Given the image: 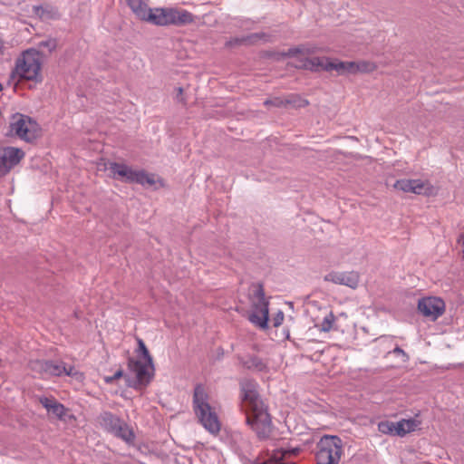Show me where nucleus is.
<instances>
[{
	"label": "nucleus",
	"mask_w": 464,
	"mask_h": 464,
	"mask_svg": "<svg viewBox=\"0 0 464 464\" xmlns=\"http://www.w3.org/2000/svg\"><path fill=\"white\" fill-rule=\"evenodd\" d=\"M242 409L246 423L259 439H267L272 432V420L267 408L257 392V383L251 380L241 382Z\"/></svg>",
	"instance_id": "obj_1"
},
{
	"label": "nucleus",
	"mask_w": 464,
	"mask_h": 464,
	"mask_svg": "<svg viewBox=\"0 0 464 464\" xmlns=\"http://www.w3.org/2000/svg\"><path fill=\"white\" fill-rule=\"evenodd\" d=\"M42 65L41 53L34 48L27 49L16 58L12 76L18 82L40 83L43 82Z\"/></svg>",
	"instance_id": "obj_2"
},
{
	"label": "nucleus",
	"mask_w": 464,
	"mask_h": 464,
	"mask_svg": "<svg viewBox=\"0 0 464 464\" xmlns=\"http://www.w3.org/2000/svg\"><path fill=\"white\" fill-rule=\"evenodd\" d=\"M193 408L199 422L211 434L220 431L221 423L214 408L208 402V395L202 385H197L193 395Z\"/></svg>",
	"instance_id": "obj_3"
},
{
	"label": "nucleus",
	"mask_w": 464,
	"mask_h": 464,
	"mask_svg": "<svg viewBox=\"0 0 464 464\" xmlns=\"http://www.w3.org/2000/svg\"><path fill=\"white\" fill-rule=\"evenodd\" d=\"M109 169L115 179H122L126 182L137 183L141 186L165 187L164 180L153 173H149L144 169H134L131 167L118 162H110Z\"/></svg>",
	"instance_id": "obj_4"
},
{
	"label": "nucleus",
	"mask_w": 464,
	"mask_h": 464,
	"mask_svg": "<svg viewBox=\"0 0 464 464\" xmlns=\"http://www.w3.org/2000/svg\"><path fill=\"white\" fill-rule=\"evenodd\" d=\"M9 134L26 143H34L43 135L40 124L32 117L14 113L9 121Z\"/></svg>",
	"instance_id": "obj_5"
},
{
	"label": "nucleus",
	"mask_w": 464,
	"mask_h": 464,
	"mask_svg": "<svg viewBox=\"0 0 464 464\" xmlns=\"http://www.w3.org/2000/svg\"><path fill=\"white\" fill-rule=\"evenodd\" d=\"M150 24L158 26H184L195 22V15L179 7L153 8Z\"/></svg>",
	"instance_id": "obj_6"
},
{
	"label": "nucleus",
	"mask_w": 464,
	"mask_h": 464,
	"mask_svg": "<svg viewBox=\"0 0 464 464\" xmlns=\"http://www.w3.org/2000/svg\"><path fill=\"white\" fill-rule=\"evenodd\" d=\"M318 48L314 45H301L288 50L286 55L297 59L295 66L301 69L313 72L326 71L330 72L331 59L328 57H312L308 55L316 53Z\"/></svg>",
	"instance_id": "obj_7"
},
{
	"label": "nucleus",
	"mask_w": 464,
	"mask_h": 464,
	"mask_svg": "<svg viewBox=\"0 0 464 464\" xmlns=\"http://www.w3.org/2000/svg\"><path fill=\"white\" fill-rule=\"evenodd\" d=\"M317 464H338L343 454L342 440L337 436L324 435L317 443Z\"/></svg>",
	"instance_id": "obj_8"
},
{
	"label": "nucleus",
	"mask_w": 464,
	"mask_h": 464,
	"mask_svg": "<svg viewBox=\"0 0 464 464\" xmlns=\"http://www.w3.org/2000/svg\"><path fill=\"white\" fill-rule=\"evenodd\" d=\"M29 366L33 372L40 374L42 377L61 376L63 374L68 376L80 375V377H82V374L78 372L73 366L67 368L64 362H53L51 361L35 360L30 362Z\"/></svg>",
	"instance_id": "obj_9"
},
{
	"label": "nucleus",
	"mask_w": 464,
	"mask_h": 464,
	"mask_svg": "<svg viewBox=\"0 0 464 464\" xmlns=\"http://www.w3.org/2000/svg\"><path fill=\"white\" fill-rule=\"evenodd\" d=\"M25 157L24 150L14 146L0 147V178H4L17 168Z\"/></svg>",
	"instance_id": "obj_10"
},
{
	"label": "nucleus",
	"mask_w": 464,
	"mask_h": 464,
	"mask_svg": "<svg viewBox=\"0 0 464 464\" xmlns=\"http://www.w3.org/2000/svg\"><path fill=\"white\" fill-rule=\"evenodd\" d=\"M252 314L250 321L256 325L266 328L268 321V302L265 298V294L261 288L256 289L251 295Z\"/></svg>",
	"instance_id": "obj_11"
},
{
	"label": "nucleus",
	"mask_w": 464,
	"mask_h": 464,
	"mask_svg": "<svg viewBox=\"0 0 464 464\" xmlns=\"http://www.w3.org/2000/svg\"><path fill=\"white\" fill-rule=\"evenodd\" d=\"M418 311L424 317L436 321L446 311L444 300L439 296H425L418 301Z\"/></svg>",
	"instance_id": "obj_12"
},
{
	"label": "nucleus",
	"mask_w": 464,
	"mask_h": 464,
	"mask_svg": "<svg viewBox=\"0 0 464 464\" xmlns=\"http://www.w3.org/2000/svg\"><path fill=\"white\" fill-rule=\"evenodd\" d=\"M361 280L357 271H332L324 276V281L336 285H345L351 289H356Z\"/></svg>",
	"instance_id": "obj_13"
},
{
	"label": "nucleus",
	"mask_w": 464,
	"mask_h": 464,
	"mask_svg": "<svg viewBox=\"0 0 464 464\" xmlns=\"http://www.w3.org/2000/svg\"><path fill=\"white\" fill-rule=\"evenodd\" d=\"M150 364L147 362H142L140 361L130 362V367L131 371L134 372L136 377V382L133 385L135 389H140L142 386H146L150 381Z\"/></svg>",
	"instance_id": "obj_14"
},
{
	"label": "nucleus",
	"mask_w": 464,
	"mask_h": 464,
	"mask_svg": "<svg viewBox=\"0 0 464 464\" xmlns=\"http://www.w3.org/2000/svg\"><path fill=\"white\" fill-rule=\"evenodd\" d=\"M124 1L139 20L150 24V17L153 14V8L149 7V5L143 0Z\"/></svg>",
	"instance_id": "obj_15"
},
{
	"label": "nucleus",
	"mask_w": 464,
	"mask_h": 464,
	"mask_svg": "<svg viewBox=\"0 0 464 464\" xmlns=\"http://www.w3.org/2000/svg\"><path fill=\"white\" fill-rule=\"evenodd\" d=\"M41 404L47 410L48 412L53 414L58 419L62 420L66 413L65 407L58 402L53 398L42 397L40 398Z\"/></svg>",
	"instance_id": "obj_16"
},
{
	"label": "nucleus",
	"mask_w": 464,
	"mask_h": 464,
	"mask_svg": "<svg viewBox=\"0 0 464 464\" xmlns=\"http://www.w3.org/2000/svg\"><path fill=\"white\" fill-rule=\"evenodd\" d=\"M420 422L415 419H402L395 422L396 436L404 437L406 434L416 430Z\"/></svg>",
	"instance_id": "obj_17"
},
{
	"label": "nucleus",
	"mask_w": 464,
	"mask_h": 464,
	"mask_svg": "<svg viewBox=\"0 0 464 464\" xmlns=\"http://www.w3.org/2000/svg\"><path fill=\"white\" fill-rule=\"evenodd\" d=\"M112 434L115 437L121 439L127 443H132L135 439V435L132 429L121 419L119 420V424H117L116 429L113 430Z\"/></svg>",
	"instance_id": "obj_18"
},
{
	"label": "nucleus",
	"mask_w": 464,
	"mask_h": 464,
	"mask_svg": "<svg viewBox=\"0 0 464 464\" xmlns=\"http://www.w3.org/2000/svg\"><path fill=\"white\" fill-rule=\"evenodd\" d=\"M355 62H342L331 59L330 71H335L338 74H355Z\"/></svg>",
	"instance_id": "obj_19"
},
{
	"label": "nucleus",
	"mask_w": 464,
	"mask_h": 464,
	"mask_svg": "<svg viewBox=\"0 0 464 464\" xmlns=\"http://www.w3.org/2000/svg\"><path fill=\"white\" fill-rule=\"evenodd\" d=\"M120 418L111 412L105 411L99 417L100 425L108 432L112 433L119 424Z\"/></svg>",
	"instance_id": "obj_20"
},
{
	"label": "nucleus",
	"mask_w": 464,
	"mask_h": 464,
	"mask_svg": "<svg viewBox=\"0 0 464 464\" xmlns=\"http://www.w3.org/2000/svg\"><path fill=\"white\" fill-rule=\"evenodd\" d=\"M244 365L256 372H266L267 369L266 362L257 356H251L244 361Z\"/></svg>",
	"instance_id": "obj_21"
},
{
	"label": "nucleus",
	"mask_w": 464,
	"mask_h": 464,
	"mask_svg": "<svg viewBox=\"0 0 464 464\" xmlns=\"http://www.w3.org/2000/svg\"><path fill=\"white\" fill-rule=\"evenodd\" d=\"M411 185L414 189V194L428 195L431 192L432 187L430 182L422 179H411Z\"/></svg>",
	"instance_id": "obj_22"
},
{
	"label": "nucleus",
	"mask_w": 464,
	"mask_h": 464,
	"mask_svg": "<svg viewBox=\"0 0 464 464\" xmlns=\"http://www.w3.org/2000/svg\"><path fill=\"white\" fill-rule=\"evenodd\" d=\"M355 74L356 73H370L377 70L375 63L371 61H358L355 62Z\"/></svg>",
	"instance_id": "obj_23"
},
{
	"label": "nucleus",
	"mask_w": 464,
	"mask_h": 464,
	"mask_svg": "<svg viewBox=\"0 0 464 464\" xmlns=\"http://www.w3.org/2000/svg\"><path fill=\"white\" fill-rule=\"evenodd\" d=\"M378 431L384 435L396 436L395 422L382 420L378 423Z\"/></svg>",
	"instance_id": "obj_24"
},
{
	"label": "nucleus",
	"mask_w": 464,
	"mask_h": 464,
	"mask_svg": "<svg viewBox=\"0 0 464 464\" xmlns=\"http://www.w3.org/2000/svg\"><path fill=\"white\" fill-rule=\"evenodd\" d=\"M286 454H288L287 451H276L274 455L265 462V464H294L292 462L285 461Z\"/></svg>",
	"instance_id": "obj_25"
},
{
	"label": "nucleus",
	"mask_w": 464,
	"mask_h": 464,
	"mask_svg": "<svg viewBox=\"0 0 464 464\" xmlns=\"http://www.w3.org/2000/svg\"><path fill=\"white\" fill-rule=\"evenodd\" d=\"M394 188L403 192L414 193V189L411 185V179H402L395 182Z\"/></svg>",
	"instance_id": "obj_26"
},
{
	"label": "nucleus",
	"mask_w": 464,
	"mask_h": 464,
	"mask_svg": "<svg viewBox=\"0 0 464 464\" xmlns=\"http://www.w3.org/2000/svg\"><path fill=\"white\" fill-rule=\"evenodd\" d=\"M334 321L335 316L332 312H330L327 315H325L323 322L321 323V330L324 332H329L333 328Z\"/></svg>",
	"instance_id": "obj_27"
},
{
	"label": "nucleus",
	"mask_w": 464,
	"mask_h": 464,
	"mask_svg": "<svg viewBox=\"0 0 464 464\" xmlns=\"http://www.w3.org/2000/svg\"><path fill=\"white\" fill-rule=\"evenodd\" d=\"M138 346H139V352L142 354L144 360L148 362V363H151L152 362V358L150 354V352L149 350L147 349L144 342L141 340V339H138Z\"/></svg>",
	"instance_id": "obj_28"
},
{
	"label": "nucleus",
	"mask_w": 464,
	"mask_h": 464,
	"mask_svg": "<svg viewBox=\"0 0 464 464\" xmlns=\"http://www.w3.org/2000/svg\"><path fill=\"white\" fill-rule=\"evenodd\" d=\"M291 102H293V101H291V100L285 101V100H283L281 98L276 97V98H273V99H270V100H266L265 102V105L266 106L273 105V106H276V107H282V106H285V104L291 103Z\"/></svg>",
	"instance_id": "obj_29"
},
{
	"label": "nucleus",
	"mask_w": 464,
	"mask_h": 464,
	"mask_svg": "<svg viewBox=\"0 0 464 464\" xmlns=\"http://www.w3.org/2000/svg\"><path fill=\"white\" fill-rule=\"evenodd\" d=\"M388 353H393L397 356H400L401 363H405L409 361V355L400 347L394 348L392 352H389Z\"/></svg>",
	"instance_id": "obj_30"
},
{
	"label": "nucleus",
	"mask_w": 464,
	"mask_h": 464,
	"mask_svg": "<svg viewBox=\"0 0 464 464\" xmlns=\"http://www.w3.org/2000/svg\"><path fill=\"white\" fill-rule=\"evenodd\" d=\"M8 49L7 43L0 36V60L7 53Z\"/></svg>",
	"instance_id": "obj_31"
},
{
	"label": "nucleus",
	"mask_w": 464,
	"mask_h": 464,
	"mask_svg": "<svg viewBox=\"0 0 464 464\" xmlns=\"http://www.w3.org/2000/svg\"><path fill=\"white\" fill-rule=\"evenodd\" d=\"M176 100L183 104H186V99L184 97V90L182 87L176 88Z\"/></svg>",
	"instance_id": "obj_32"
},
{
	"label": "nucleus",
	"mask_w": 464,
	"mask_h": 464,
	"mask_svg": "<svg viewBox=\"0 0 464 464\" xmlns=\"http://www.w3.org/2000/svg\"><path fill=\"white\" fill-rule=\"evenodd\" d=\"M284 314L282 312H279L273 319L274 326L278 327L279 325H281L284 321Z\"/></svg>",
	"instance_id": "obj_33"
},
{
	"label": "nucleus",
	"mask_w": 464,
	"mask_h": 464,
	"mask_svg": "<svg viewBox=\"0 0 464 464\" xmlns=\"http://www.w3.org/2000/svg\"><path fill=\"white\" fill-rule=\"evenodd\" d=\"M34 13H35L37 15H39V16H41V17H43V16H44V8L43 6H34Z\"/></svg>",
	"instance_id": "obj_34"
},
{
	"label": "nucleus",
	"mask_w": 464,
	"mask_h": 464,
	"mask_svg": "<svg viewBox=\"0 0 464 464\" xmlns=\"http://www.w3.org/2000/svg\"><path fill=\"white\" fill-rule=\"evenodd\" d=\"M123 376V371L122 370H118L114 374H113V378H115V380H118L120 378H121Z\"/></svg>",
	"instance_id": "obj_35"
},
{
	"label": "nucleus",
	"mask_w": 464,
	"mask_h": 464,
	"mask_svg": "<svg viewBox=\"0 0 464 464\" xmlns=\"http://www.w3.org/2000/svg\"><path fill=\"white\" fill-rule=\"evenodd\" d=\"M114 381H115V378H113V375L112 376H105L104 377V382L106 383H108V384L112 383Z\"/></svg>",
	"instance_id": "obj_36"
},
{
	"label": "nucleus",
	"mask_w": 464,
	"mask_h": 464,
	"mask_svg": "<svg viewBox=\"0 0 464 464\" xmlns=\"http://www.w3.org/2000/svg\"><path fill=\"white\" fill-rule=\"evenodd\" d=\"M308 101L307 100H301L300 101V103L298 104V106H306L308 105Z\"/></svg>",
	"instance_id": "obj_37"
},
{
	"label": "nucleus",
	"mask_w": 464,
	"mask_h": 464,
	"mask_svg": "<svg viewBox=\"0 0 464 464\" xmlns=\"http://www.w3.org/2000/svg\"><path fill=\"white\" fill-rule=\"evenodd\" d=\"M3 90V85L0 83V92Z\"/></svg>",
	"instance_id": "obj_38"
}]
</instances>
